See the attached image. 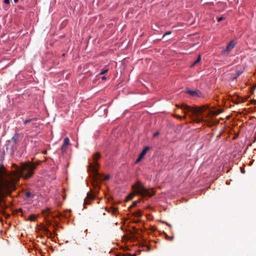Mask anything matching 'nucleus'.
<instances>
[{
	"instance_id": "obj_1",
	"label": "nucleus",
	"mask_w": 256,
	"mask_h": 256,
	"mask_svg": "<svg viewBox=\"0 0 256 256\" xmlns=\"http://www.w3.org/2000/svg\"><path fill=\"white\" fill-rule=\"evenodd\" d=\"M13 172L8 174L2 172L0 174V196L9 194L12 190L14 189L15 184L20 177L25 179L31 178L36 168V164L32 162H22L20 166L13 164Z\"/></svg>"
},
{
	"instance_id": "obj_2",
	"label": "nucleus",
	"mask_w": 256,
	"mask_h": 256,
	"mask_svg": "<svg viewBox=\"0 0 256 256\" xmlns=\"http://www.w3.org/2000/svg\"><path fill=\"white\" fill-rule=\"evenodd\" d=\"M176 106L181 108L186 114L189 116L193 122L198 124L209 120L212 116H217L221 112L219 110H216L208 106L198 108L182 104H176Z\"/></svg>"
},
{
	"instance_id": "obj_3",
	"label": "nucleus",
	"mask_w": 256,
	"mask_h": 256,
	"mask_svg": "<svg viewBox=\"0 0 256 256\" xmlns=\"http://www.w3.org/2000/svg\"><path fill=\"white\" fill-rule=\"evenodd\" d=\"M132 188L136 194L142 197H150L154 194L153 190H150L147 189L140 181L137 182L134 184L132 185Z\"/></svg>"
},
{
	"instance_id": "obj_4",
	"label": "nucleus",
	"mask_w": 256,
	"mask_h": 256,
	"mask_svg": "<svg viewBox=\"0 0 256 256\" xmlns=\"http://www.w3.org/2000/svg\"><path fill=\"white\" fill-rule=\"evenodd\" d=\"M100 154L98 152H96L92 156V162L90 163V169L94 180H97L100 177V174L98 172V164L97 160L100 158Z\"/></svg>"
},
{
	"instance_id": "obj_5",
	"label": "nucleus",
	"mask_w": 256,
	"mask_h": 256,
	"mask_svg": "<svg viewBox=\"0 0 256 256\" xmlns=\"http://www.w3.org/2000/svg\"><path fill=\"white\" fill-rule=\"evenodd\" d=\"M19 138V134L15 133L12 138L6 142L5 146L7 151H9L10 154L14 152L16 148V144Z\"/></svg>"
},
{
	"instance_id": "obj_6",
	"label": "nucleus",
	"mask_w": 256,
	"mask_h": 256,
	"mask_svg": "<svg viewBox=\"0 0 256 256\" xmlns=\"http://www.w3.org/2000/svg\"><path fill=\"white\" fill-rule=\"evenodd\" d=\"M236 42L235 40H232L228 44L225 48V56L226 55V53L228 54L230 52L232 49L234 48L236 45Z\"/></svg>"
},
{
	"instance_id": "obj_7",
	"label": "nucleus",
	"mask_w": 256,
	"mask_h": 256,
	"mask_svg": "<svg viewBox=\"0 0 256 256\" xmlns=\"http://www.w3.org/2000/svg\"><path fill=\"white\" fill-rule=\"evenodd\" d=\"M186 94H188L192 96H194H194L200 97L202 96L201 92L198 90H187L186 91Z\"/></svg>"
},
{
	"instance_id": "obj_8",
	"label": "nucleus",
	"mask_w": 256,
	"mask_h": 256,
	"mask_svg": "<svg viewBox=\"0 0 256 256\" xmlns=\"http://www.w3.org/2000/svg\"><path fill=\"white\" fill-rule=\"evenodd\" d=\"M95 198V196L92 194H88L87 196L84 200V204H89V200H93Z\"/></svg>"
},
{
	"instance_id": "obj_9",
	"label": "nucleus",
	"mask_w": 256,
	"mask_h": 256,
	"mask_svg": "<svg viewBox=\"0 0 256 256\" xmlns=\"http://www.w3.org/2000/svg\"><path fill=\"white\" fill-rule=\"evenodd\" d=\"M150 148L148 146H146L144 149L140 153V157L141 158H144V156H145V154H146V152L149 150Z\"/></svg>"
},
{
	"instance_id": "obj_10",
	"label": "nucleus",
	"mask_w": 256,
	"mask_h": 256,
	"mask_svg": "<svg viewBox=\"0 0 256 256\" xmlns=\"http://www.w3.org/2000/svg\"><path fill=\"white\" fill-rule=\"evenodd\" d=\"M200 60H201V56H200V55H199V56H198V58H197L196 60L195 61H194V62H193V63L190 65V67H193V66H194L195 65H196V64H198L199 62H200Z\"/></svg>"
},
{
	"instance_id": "obj_11",
	"label": "nucleus",
	"mask_w": 256,
	"mask_h": 256,
	"mask_svg": "<svg viewBox=\"0 0 256 256\" xmlns=\"http://www.w3.org/2000/svg\"><path fill=\"white\" fill-rule=\"evenodd\" d=\"M69 142H70V140L68 138H64V143H63V145H64V146H67L69 144Z\"/></svg>"
},
{
	"instance_id": "obj_12",
	"label": "nucleus",
	"mask_w": 256,
	"mask_h": 256,
	"mask_svg": "<svg viewBox=\"0 0 256 256\" xmlns=\"http://www.w3.org/2000/svg\"><path fill=\"white\" fill-rule=\"evenodd\" d=\"M45 231H46V235L48 236H52V232L50 230H49L48 229L46 228L45 230Z\"/></svg>"
},
{
	"instance_id": "obj_13",
	"label": "nucleus",
	"mask_w": 256,
	"mask_h": 256,
	"mask_svg": "<svg viewBox=\"0 0 256 256\" xmlns=\"http://www.w3.org/2000/svg\"><path fill=\"white\" fill-rule=\"evenodd\" d=\"M242 73V72L241 71H238L232 79H236L238 76H239Z\"/></svg>"
},
{
	"instance_id": "obj_14",
	"label": "nucleus",
	"mask_w": 256,
	"mask_h": 256,
	"mask_svg": "<svg viewBox=\"0 0 256 256\" xmlns=\"http://www.w3.org/2000/svg\"><path fill=\"white\" fill-rule=\"evenodd\" d=\"M32 121V119L29 118V119L26 120L25 121H24V125H26L27 124H28Z\"/></svg>"
},
{
	"instance_id": "obj_15",
	"label": "nucleus",
	"mask_w": 256,
	"mask_h": 256,
	"mask_svg": "<svg viewBox=\"0 0 256 256\" xmlns=\"http://www.w3.org/2000/svg\"><path fill=\"white\" fill-rule=\"evenodd\" d=\"M35 219H36V217L34 215L30 216L29 217V218H28V220L31 221H34Z\"/></svg>"
},
{
	"instance_id": "obj_16",
	"label": "nucleus",
	"mask_w": 256,
	"mask_h": 256,
	"mask_svg": "<svg viewBox=\"0 0 256 256\" xmlns=\"http://www.w3.org/2000/svg\"><path fill=\"white\" fill-rule=\"evenodd\" d=\"M108 71V69H105V70H102L100 73V75H102V74H104L105 73H106Z\"/></svg>"
},
{
	"instance_id": "obj_17",
	"label": "nucleus",
	"mask_w": 256,
	"mask_h": 256,
	"mask_svg": "<svg viewBox=\"0 0 256 256\" xmlns=\"http://www.w3.org/2000/svg\"><path fill=\"white\" fill-rule=\"evenodd\" d=\"M32 196V194L30 192H27L26 193V197L29 198Z\"/></svg>"
},
{
	"instance_id": "obj_18",
	"label": "nucleus",
	"mask_w": 256,
	"mask_h": 256,
	"mask_svg": "<svg viewBox=\"0 0 256 256\" xmlns=\"http://www.w3.org/2000/svg\"><path fill=\"white\" fill-rule=\"evenodd\" d=\"M66 148H67V146H64V145H62V146H61V150H62V152H66Z\"/></svg>"
},
{
	"instance_id": "obj_19",
	"label": "nucleus",
	"mask_w": 256,
	"mask_h": 256,
	"mask_svg": "<svg viewBox=\"0 0 256 256\" xmlns=\"http://www.w3.org/2000/svg\"><path fill=\"white\" fill-rule=\"evenodd\" d=\"M142 158L140 157V156H138V158L136 161V163H138L141 160Z\"/></svg>"
},
{
	"instance_id": "obj_20",
	"label": "nucleus",
	"mask_w": 256,
	"mask_h": 256,
	"mask_svg": "<svg viewBox=\"0 0 256 256\" xmlns=\"http://www.w3.org/2000/svg\"><path fill=\"white\" fill-rule=\"evenodd\" d=\"M159 134H160V132H156L154 134L153 136L156 137V136H158Z\"/></svg>"
},
{
	"instance_id": "obj_21",
	"label": "nucleus",
	"mask_w": 256,
	"mask_h": 256,
	"mask_svg": "<svg viewBox=\"0 0 256 256\" xmlns=\"http://www.w3.org/2000/svg\"><path fill=\"white\" fill-rule=\"evenodd\" d=\"M224 124H225V132L227 131V126L228 127V128H229V126H228V124H226V122L225 121L224 122Z\"/></svg>"
},
{
	"instance_id": "obj_22",
	"label": "nucleus",
	"mask_w": 256,
	"mask_h": 256,
	"mask_svg": "<svg viewBox=\"0 0 256 256\" xmlns=\"http://www.w3.org/2000/svg\"><path fill=\"white\" fill-rule=\"evenodd\" d=\"M172 33L171 31H168L166 32L163 36V37L165 36L166 35L170 34Z\"/></svg>"
},
{
	"instance_id": "obj_23",
	"label": "nucleus",
	"mask_w": 256,
	"mask_h": 256,
	"mask_svg": "<svg viewBox=\"0 0 256 256\" xmlns=\"http://www.w3.org/2000/svg\"><path fill=\"white\" fill-rule=\"evenodd\" d=\"M140 215H141V213H140V212H138L136 213V216L138 217V216H140Z\"/></svg>"
},
{
	"instance_id": "obj_24",
	"label": "nucleus",
	"mask_w": 256,
	"mask_h": 256,
	"mask_svg": "<svg viewBox=\"0 0 256 256\" xmlns=\"http://www.w3.org/2000/svg\"><path fill=\"white\" fill-rule=\"evenodd\" d=\"M4 2L6 4H9L10 2V0H4Z\"/></svg>"
},
{
	"instance_id": "obj_25",
	"label": "nucleus",
	"mask_w": 256,
	"mask_h": 256,
	"mask_svg": "<svg viewBox=\"0 0 256 256\" xmlns=\"http://www.w3.org/2000/svg\"><path fill=\"white\" fill-rule=\"evenodd\" d=\"M223 18H224V17H223V16H220V18H218V22H220V21H221L222 20H223Z\"/></svg>"
},
{
	"instance_id": "obj_26",
	"label": "nucleus",
	"mask_w": 256,
	"mask_h": 256,
	"mask_svg": "<svg viewBox=\"0 0 256 256\" xmlns=\"http://www.w3.org/2000/svg\"><path fill=\"white\" fill-rule=\"evenodd\" d=\"M109 178H110V176H106V178H105V179L106 180H108V179H109Z\"/></svg>"
},
{
	"instance_id": "obj_27",
	"label": "nucleus",
	"mask_w": 256,
	"mask_h": 256,
	"mask_svg": "<svg viewBox=\"0 0 256 256\" xmlns=\"http://www.w3.org/2000/svg\"><path fill=\"white\" fill-rule=\"evenodd\" d=\"M102 80H104L106 79V78L104 76L102 77Z\"/></svg>"
},
{
	"instance_id": "obj_28",
	"label": "nucleus",
	"mask_w": 256,
	"mask_h": 256,
	"mask_svg": "<svg viewBox=\"0 0 256 256\" xmlns=\"http://www.w3.org/2000/svg\"><path fill=\"white\" fill-rule=\"evenodd\" d=\"M32 120H37V118H32Z\"/></svg>"
},
{
	"instance_id": "obj_29",
	"label": "nucleus",
	"mask_w": 256,
	"mask_h": 256,
	"mask_svg": "<svg viewBox=\"0 0 256 256\" xmlns=\"http://www.w3.org/2000/svg\"><path fill=\"white\" fill-rule=\"evenodd\" d=\"M230 118V116H226V118L228 119V120H229Z\"/></svg>"
},
{
	"instance_id": "obj_30",
	"label": "nucleus",
	"mask_w": 256,
	"mask_h": 256,
	"mask_svg": "<svg viewBox=\"0 0 256 256\" xmlns=\"http://www.w3.org/2000/svg\"><path fill=\"white\" fill-rule=\"evenodd\" d=\"M14 0V2L15 3L18 2V0Z\"/></svg>"
},
{
	"instance_id": "obj_31",
	"label": "nucleus",
	"mask_w": 256,
	"mask_h": 256,
	"mask_svg": "<svg viewBox=\"0 0 256 256\" xmlns=\"http://www.w3.org/2000/svg\"><path fill=\"white\" fill-rule=\"evenodd\" d=\"M226 184H230V182H228V180H226Z\"/></svg>"
},
{
	"instance_id": "obj_32",
	"label": "nucleus",
	"mask_w": 256,
	"mask_h": 256,
	"mask_svg": "<svg viewBox=\"0 0 256 256\" xmlns=\"http://www.w3.org/2000/svg\"><path fill=\"white\" fill-rule=\"evenodd\" d=\"M170 240H173V237H171L170 238Z\"/></svg>"
},
{
	"instance_id": "obj_33",
	"label": "nucleus",
	"mask_w": 256,
	"mask_h": 256,
	"mask_svg": "<svg viewBox=\"0 0 256 256\" xmlns=\"http://www.w3.org/2000/svg\"><path fill=\"white\" fill-rule=\"evenodd\" d=\"M224 166H223L222 167V170H224Z\"/></svg>"
}]
</instances>
